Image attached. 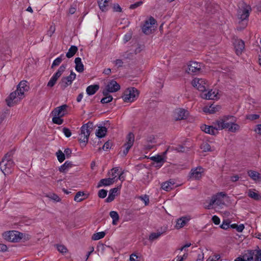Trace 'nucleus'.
Wrapping results in <instances>:
<instances>
[{"instance_id": "1", "label": "nucleus", "mask_w": 261, "mask_h": 261, "mask_svg": "<svg viewBox=\"0 0 261 261\" xmlns=\"http://www.w3.org/2000/svg\"><path fill=\"white\" fill-rule=\"evenodd\" d=\"M14 151L11 150L7 153L0 162V168L5 175L9 174L12 172V169L15 165V163L12 158Z\"/></svg>"}, {"instance_id": "2", "label": "nucleus", "mask_w": 261, "mask_h": 261, "mask_svg": "<svg viewBox=\"0 0 261 261\" xmlns=\"http://www.w3.org/2000/svg\"><path fill=\"white\" fill-rule=\"evenodd\" d=\"M234 261H261V249L248 250L242 255L234 259Z\"/></svg>"}, {"instance_id": "3", "label": "nucleus", "mask_w": 261, "mask_h": 261, "mask_svg": "<svg viewBox=\"0 0 261 261\" xmlns=\"http://www.w3.org/2000/svg\"><path fill=\"white\" fill-rule=\"evenodd\" d=\"M226 197V194L224 192L218 193L212 197L208 204L205 205V206L207 209L212 208L213 205L222 207L225 205V199Z\"/></svg>"}, {"instance_id": "4", "label": "nucleus", "mask_w": 261, "mask_h": 261, "mask_svg": "<svg viewBox=\"0 0 261 261\" xmlns=\"http://www.w3.org/2000/svg\"><path fill=\"white\" fill-rule=\"evenodd\" d=\"M5 240L10 242H19L22 238L23 233L16 230L7 231L3 233Z\"/></svg>"}, {"instance_id": "5", "label": "nucleus", "mask_w": 261, "mask_h": 261, "mask_svg": "<svg viewBox=\"0 0 261 261\" xmlns=\"http://www.w3.org/2000/svg\"><path fill=\"white\" fill-rule=\"evenodd\" d=\"M139 94V92L137 89L130 87L124 91L122 98L126 102H132L137 99Z\"/></svg>"}, {"instance_id": "6", "label": "nucleus", "mask_w": 261, "mask_h": 261, "mask_svg": "<svg viewBox=\"0 0 261 261\" xmlns=\"http://www.w3.org/2000/svg\"><path fill=\"white\" fill-rule=\"evenodd\" d=\"M231 118H233L232 116H226L219 118L213 122V125H215L216 129H217V133H218L219 130L226 128V126H228V121Z\"/></svg>"}, {"instance_id": "7", "label": "nucleus", "mask_w": 261, "mask_h": 261, "mask_svg": "<svg viewBox=\"0 0 261 261\" xmlns=\"http://www.w3.org/2000/svg\"><path fill=\"white\" fill-rule=\"evenodd\" d=\"M156 23L155 20L150 17L147 19L142 27L143 32L145 34H150L154 30V25Z\"/></svg>"}, {"instance_id": "8", "label": "nucleus", "mask_w": 261, "mask_h": 261, "mask_svg": "<svg viewBox=\"0 0 261 261\" xmlns=\"http://www.w3.org/2000/svg\"><path fill=\"white\" fill-rule=\"evenodd\" d=\"M192 86L199 91L204 92L208 86L206 81L203 79L195 78L192 81Z\"/></svg>"}, {"instance_id": "9", "label": "nucleus", "mask_w": 261, "mask_h": 261, "mask_svg": "<svg viewBox=\"0 0 261 261\" xmlns=\"http://www.w3.org/2000/svg\"><path fill=\"white\" fill-rule=\"evenodd\" d=\"M120 89V85L115 80H111L106 86L105 89L102 93L104 95H106L109 93L117 92Z\"/></svg>"}, {"instance_id": "10", "label": "nucleus", "mask_w": 261, "mask_h": 261, "mask_svg": "<svg viewBox=\"0 0 261 261\" xmlns=\"http://www.w3.org/2000/svg\"><path fill=\"white\" fill-rule=\"evenodd\" d=\"M201 97L205 99L217 100L219 98V91L217 89L206 91L201 94Z\"/></svg>"}, {"instance_id": "11", "label": "nucleus", "mask_w": 261, "mask_h": 261, "mask_svg": "<svg viewBox=\"0 0 261 261\" xmlns=\"http://www.w3.org/2000/svg\"><path fill=\"white\" fill-rule=\"evenodd\" d=\"M111 179H114L116 182L118 179L123 181L125 180V176L123 175V171L118 167L113 168L109 173Z\"/></svg>"}, {"instance_id": "12", "label": "nucleus", "mask_w": 261, "mask_h": 261, "mask_svg": "<svg viewBox=\"0 0 261 261\" xmlns=\"http://www.w3.org/2000/svg\"><path fill=\"white\" fill-rule=\"evenodd\" d=\"M134 135L132 133H129L126 136V142L123 146L124 150H123V153L124 155H126L128 152L129 150L134 144Z\"/></svg>"}, {"instance_id": "13", "label": "nucleus", "mask_w": 261, "mask_h": 261, "mask_svg": "<svg viewBox=\"0 0 261 261\" xmlns=\"http://www.w3.org/2000/svg\"><path fill=\"white\" fill-rule=\"evenodd\" d=\"M191 219V217L189 215L181 217L176 220L174 227L176 229H180L187 225Z\"/></svg>"}, {"instance_id": "14", "label": "nucleus", "mask_w": 261, "mask_h": 261, "mask_svg": "<svg viewBox=\"0 0 261 261\" xmlns=\"http://www.w3.org/2000/svg\"><path fill=\"white\" fill-rule=\"evenodd\" d=\"M93 124L92 122H89L86 124L83 125V135L84 136L83 139V142H87L88 138L92 130Z\"/></svg>"}, {"instance_id": "15", "label": "nucleus", "mask_w": 261, "mask_h": 261, "mask_svg": "<svg viewBox=\"0 0 261 261\" xmlns=\"http://www.w3.org/2000/svg\"><path fill=\"white\" fill-rule=\"evenodd\" d=\"M202 67L201 63L191 61L188 65V72L189 73H197L200 72Z\"/></svg>"}, {"instance_id": "16", "label": "nucleus", "mask_w": 261, "mask_h": 261, "mask_svg": "<svg viewBox=\"0 0 261 261\" xmlns=\"http://www.w3.org/2000/svg\"><path fill=\"white\" fill-rule=\"evenodd\" d=\"M188 115V112L181 108H177L173 112V117L176 120L184 119Z\"/></svg>"}, {"instance_id": "17", "label": "nucleus", "mask_w": 261, "mask_h": 261, "mask_svg": "<svg viewBox=\"0 0 261 261\" xmlns=\"http://www.w3.org/2000/svg\"><path fill=\"white\" fill-rule=\"evenodd\" d=\"M204 172V169L198 166L191 169L190 173V177L193 179H199L202 176Z\"/></svg>"}, {"instance_id": "18", "label": "nucleus", "mask_w": 261, "mask_h": 261, "mask_svg": "<svg viewBox=\"0 0 261 261\" xmlns=\"http://www.w3.org/2000/svg\"><path fill=\"white\" fill-rule=\"evenodd\" d=\"M234 47L236 54L240 56L244 49L245 45L244 41L240 39L236 40L234 42Z\"/></svg>"}, {"instance_id": "19", "label": "nucleus", "mask_w": 261, "mask_h": 261, "mask_svg": "<svg viewBox=\"0 0 261 261\" xmlns=\"http://www.w3.org/2000/svg\"><path fill=\"white\" fill-rule=\"evenodd\" d=\"M250 8L249 6H246L243 9H239L238 11V17L241 20L246 19L249 15Z\"/></svg>"}, {"instance_id": "20", "label": "nucleus", "mask_w": 261, "mask_h": 261, "mask_svg": "<svg viewBox=\"0 0 261 261\" xmlns=\"http://www.w3.org/2000/svg\"><path fill=\"white\" fill-rule=\"evenodd\" d=\"M220 109L221 107L218 105H211L203 107V111L206 114H211L218 112Z\"/></svg>"}, {"instance_id": "21", "label": "nucleus", "mask_w": 261, "mask_h": 261, "mask_svg": "<svg viewBox=\"0 0 261 261\" xmlns=\"http://www.w3.org/2000/svg\"><path fill=\"white\" fill-rule=\"evenodd\" d=\"M150 159L154 162L155 167L160 168L165 162L164 158L162 155H156L150 157Z\"/></svg>"}, {"instance_id": "22", "label": "nucleus", "mask_w": 261, "mask_h": 261, "mask_svg": "<svg viewBox=\"0 0 261 261\" xmlns=\"http://www.w3.org/2000/svg\"><path fill=\"white\" fill-rule=\"evenodd\" d=\"M201 129L203 132L210 135H215L218 133L217 129H216L215 125L213 124V125L203 124L201 125Z\"/></svg>"}, {"instance_id": "23", "label": "nucleus", "mask_w": 261, "mask_h": 261, "mask_svg": "<svg viewBox=\"0 0 261 261\" xmlns=\"http://www.w3.org/2000/svg\"><path fill=\"white\" fill-rule=\"evenodd\" d=\"M17 93L16 91H15L10 93L9 97L6 99L7 105L9 107H12L13 106V104L16 102L18 100H15L17 98Z\"/></svg>"}, {"instance_id": "24", "label": "nucleus", "mask_w": 261, "mask_h": 261, "mask_svg": "<svg viewBox=\"0 0 261 261\" xmlns=\"http://www.w3.org/2000/svg\"><path fill=\"white\" fill-rule=\"evenodd\" d=\"M121 185H120L117 188H114L113 189H112L109 193L108 197L106 199V201L108 202H110L112 201L116 196L117 195V192L118 190H119L121 189Z\"/></svg>"}, {"instance_id": "25", "label": "nucleus", "mask_w": 261, "mask_h": 261, "mask_svg": "<svg viewBox=\"0 0 261 261\" xmlns=\"http://www.w3.org/2000/svg\"><path fill=\"white\" fill-rule=\"evenodd\" d=\"M68 106L66 105H62L61 106L55 108L53 111L51 112V114L53 116H60L61 111H63L64 110H66L67 109Z\"/></svg>"}, {"instance_id": "26", "label": "nucleus", "mask_w": 261, "mask_h": 261, "mask_svg": "<svg viewBox=\"0 0 261 261\" xmlns=\"http://www.w3.org/2000/svg\"><path fill=\"white\" fill-rule=\"evenodd\" d=\"M68 78H70L69 76L62 78L59 85L62 90H64L68 85L71 84L72 81Z\"/></svg>"}, {"instance_id": "27", "label": "nucleus", "mask_w": 261, "mask_h": 261, "mask_svg": "<svg viewBox=\"0 0 261 261\" xmlns=\"http://www.w3.org/2000/svg\"><path fill=\"white\" fill-rule=\"evenodd\" d=\"M248 195L249 197L255 200H258L261 199L260 194L254 189H249L248 191Z\"/></svg>"}, {"instance_id": "28", "label": "nucleus", "mask_w": 261, "mask_h": 261, "mask_svg": "<svg viewBox=\"0 0 261 261\" xmlns=\"http://www.w3.org/2000/svg\"><path fill=\"white\" fill-rule=\"evenodd\" d=\"M248 174L253 180L255 181H260L261 180V175L258 172L254 170H249L248 172Z\"/></svg>"}, {"instance_id": "29", "label": "nucleus", "mask_w": 261, "mask_h": 261, "mask_svg": "<svg viewBox=\"0 0 261 261\" xmlns=\"http://www.w3.org/2000/svg\"><path fill=\"white\" fill-rule=\"evenodd\" d=\"M99 88V86L97 84L89 86L86 89V92L88 95H92L94 94Z\"/></svg>"}, {"instance_id": "30", "label": "nucleus", "mask_w": 261, "mask_h": 261, "mask_svg": "<svg viewBox=\"0 0 261 261\" xmlns=\"http://www.w3.org/2000/svg\"><path fill=\"white\" fill-rule=\"evenodd\" d=\"M114 182H115L114 181V179H111V177L102 179L99 182L98 184V187L102 186H108L113 184Z\"/></svg>"}, {"instance_id": "31", "label": "nucleus", "mask_w": 261, "mask_h": 261, "mask_svg": "<svg viewBox=\"0 0 261 261\" xmlns=\"http://www.w3.org/2000/svg\"><path fill=\"white\" fill-rule=\"evenodd\" d=\"M109 1L110 0H98L99 7L102 11L108 10Z\"/></svg>"}, {"instance_id": "32", "label": "nucleus", "mask_w": 261, "mask_h": 261, "mask_svg": "<svg viewBox=\"0 0 261 261\" xmlns=\"http://www.w3.org/2000/svg\"><path fill=\"white\" fill-rule=\"evenodd\" d=\"M73 166V164L71 162L66 161L62 165H61L59 168V170L60 172L65 173L68 170V169Z\"/></svg>"}, {"instance_id": "33", "label": "nucleus", "mask_w": 261, "mask_h": 261, "mask_svg": "<svg viewBox=\"0 0 261 261\" xmlns=\"http://www.w3.org/2000/svg\"><path fill=\"white\" fill-rule=\"evenodd\" d=\"M107 132V129L104 126H99L96 132V136L99 138H102L105 136Z\"/></svg>"}, {"instance_id": "34", "label": "nucleus", "mask_w": 261, "mask_h": 261, "mask_svg": "<svg viewBox=\"0 0 261 261\" xmlns=\"http://www.w3.org/2000/svg\"><path fill=\"white\" fill-rule=\"evenodd\" d=\"M227 125L228 126H226V128L231 132H236L240 129V126L238 124L229 121V120Z\"/></svg>"}, {"instance_id": "35", "label": "nucleus", "mask_w": 261, "mask_h": 261, "mask_svg": "<svg viewBox=\"0 0 261 261\" xmlns=\"http://www.w3.org/2000/svg\"><path fill=\"white\" fill-rule=\"evenodd\" d=\"M174 184V182L170 180L163 183L161 187L163 190L169 191L173 188Z\"/></svg>"}, {"instance_id": "36", "label": "nucleus", "mask_w": 261, "mask_h": 261, "mask_svg": "<svg viewBox=\"0 0 261 261\" xmlns=\"http://www.w3.org/2000/svg\"><path fill=\"white\" fill-rule=\"evenodd\" d=\"M60 76H61L59 74L56 72L48 82L47 86L49 87H53L55 85L58 79Z\"/></svg>"}, {"instance_id": "37", "label": "nucleus", "mask_w": 261, "mask_h": 261, "mask_svg": "<svg viewBox=\"0 0 261 261\" xmlns=\"http://www.w3.org/2000/svg\"><path fill=\"white\" fill-rule=\"evenodd\" d=\"M77 50V47L76 46L72 45L68 49V52L66 53V57L68 58L72 57L76 53Z\"/></svg>"}, {"instance_id": "38", "label": "nucleus", "mask_w": 261, "mask_h": 261, "mask_svg": "<svg viewBox=\"0 0 261 261\" xmlns=\"http://www.w3.org/2000/svg\"><path fill=\"white\" fill-rule=\"evenodd\" d=\"M110 216L113 220L112 224L115 225H116L119 219L118 213L116 211H111L110 213Z\"/></svg>"}, {"instance_id": "39", "label": "nucleus", "mask_w": 261, "mask_h": 261, "mask_svg": "<svg viewBox=\"0 0 261 261\" xmlns=\"http://www.w3.org/2000/svg\"><path fill=\"white\" fill-rule=\"evenodd\" d=\"M105 235L106 233L104 231L96 232L93 234L92 239L94 241L98 240L104 238Z\"/></svg>"}, {"instance_id": "40", "label": "nucleus", "mask_w": 261, "mask_h": 261, "mask_svg": "<svg viewBox=\"0 0 261 261\" xmlns=\"http://www.w3.org/2000/svg\"><path fill=\"white\" fill-rule=\"evenodd\" d=\"M58 160L60 163H62L65 159V155L61 150H59L56 153Z\"/></svg>"}, {"instance_id": "41", "label": "nucleus", "mask_w": 261, "mask_h": 261, "mask_svg": "<svg viewBox=\"0 0 261 261\" xmlns=\"http://www.w3.org/2000/svg\"><path fill=\"white\" fill-rule=\"evenodd\" d=\"M231 221L228 219H225L223 220L220 227L224 230H227L229 228L230 223Z\"/></svg>"}, {"instance_id": "42", "label": "nucleus", "mask_w": 261, "mask_h": 261, "mask_svg": "<svg viewBox=\"0 0 261 261\" xmlns=\"http://www.w3.org/2000/svg\"><path fill=\"white\" fill-rule=\"evenodd\" d=\"M27 82L26 81H22L19 83L17 86V89L21 88L23 91H28L29 86L27 85Z\"/></svg>"}, {"instance_id": "43", "label": "nucleus", "mask_w": 261, "mask_h": 261, "mask_svg": "<svg viewBox=\"0 0 261 261\" xmlns=\"http://www.w3.org/2000/svg\"><path fill=\"white\" fill-rule=\"evenodd\" d=\"M55 246L58 251L62 254L66 253L68 251L67 248L63 245L57 244Z\"/></svg>"}, {"instance_id": "44", "label": "nucleus", "mask_w": 261, "mask_h": 261, "mask_svg": "<svg viewBox=\"0 0 261 261\" xmlns=\"http://www.w3.org/2000/svg\"><path fill=\"white\" fill-rule=\"evenodd\" d=\"M201 149L204 152L211 151L210 145L206 142L203 143L200 146Z\"/></svg>"}, {"instance_id": "45", "label": "nucleus", "mask_w": 261, "mask_h": 261, "mask_svg": "<svg viewBox=\"0 0 261 261\" xmlns=\"http://www.w3.org/2000/svg\"><path fill=\"white\" fill-rule=\"evenodd\" d=\"M141 255L139 254L134 253L130 255L129 261H140Z\"/></svg>"}, {"instance_id": "46", "label": "nucleus", "mask_w": 261, "mask_h": 261, "mask_svg": "<svg viewBox=\"0 0 261 261\" xmlns=\"http://www.w3.org/2000/svg\"><path fill=\"white\" fill-rule=\"evenodd\" d=\"M52 121L55 124L60 125L63 123V119L59 116H53Z\"/></svg>"}, {"instance_id": "47", "label": "nucleus", "mask_w": 261, "mask_h": 261, "mask_svg": "<svg viewBox=\"0 0 261 261\" xmlns=\"http://www.w3.org/2000/svg\"><path fill=\"white\" fill-rule=\"evenodd\" d=\"M63 56V55H62L60 57H58L53 61V63L51 66V68H53L55 66H57L60 65V64L61 63L62 61V56Z\"/></svg>"}, {"instance_id": "48", "label": "nucleus", "mask_w": 261, "mask_h": 261, "mask_svg": "<svg viewBox=\"0 0 261 261\" xmlns=\"http://www.w3.org/2000/svg\"><path fill=\"white\" fill-rule=\"evenodd\" d=\"M161 235V233L160 232L151 233L149 237V240L150 241H153L159 238Z\"/></svg>"}, {"instance_id": "49", "label": "nucleus", "mask_w": 261, "mask_h": 261, "mask_svg": "<svg viewBox=\"0 0 261 261\" xmlns=\"http://www.w3.org/2000/svg\"><path fill=\"white\" fill-rule=\"evenodd\" d=\"M106 96L101 99V102L102 103H107L112 101L113 97L111 95H105Z\"/></svg>"}, {"instance_id": "50", "label": "nucleus", "mask_w": 261, "mask_h": 261, "mask_svg": "<svg viewBox=\"0 0 261 261\" xmlns=\"http://www.w3.org/2000/svg\"><path fill=\"white\" fill-rule=\"evenodd\" d=\"M221 257L220 254H215L212 256H210L206 260V261H217L219 260Z\"/></svg>"}, {"instance_id": "51", "label": "nucleus", "mask_w": 261, "mask_h": 261, "mask_svg": "<svg viewBox=\"0 0 261 261\" xmlns=\"http://www.w3.org/2000/svg\"><path fill=\"white\" fill-rule=\"evenodd\" d=\"M16 92L17 93V97L20 100L22 99L24 96V92L25 91H23V89L21 88H19L16 89Z\"/></svg>"}, {"instance_id": "52", "label": "nucleus", "mask_w": 261, "mask_h": 261, "mask_svg": "<svg viewBox=\"0 0 261 261\" xmlns=\"http://www.w3.org/2000/svg\"><path fill=\"white\" fill-rule=\"evenodd\" d=\"M50 199L54 200L56 202H59L61 201L60 198L56 194L52 193L49 196H48Z\"/></svg>"}, {"instance_id": "53", "label": "nucleus", "mask_w": 261, "mask_h": 261, "mask_svg": "<svg viewBox=\"0 0 261 261\" xmlns=\"http://www.w3.org/2000/svg\"><path fill=\"white\" fill-rule=\"evenodd\" d=\"M55 30H56L55 25H50L49 30H48V31L47 32V35L49 37H51L53 35V34L54 33V32H55Z\"/></svg>"}, {"instance_id": "54", "label": "nucleus", "mask_w": 261, "mask_h": 261, "mask_svg": "<svg viewBox=\"0 0 261 261\" xmlns=\"http://www.w3.org/2000/svg\"><path fill=\"white\" fill-rule=\"evenodd\" d=\"M107 191L104 189L99 190L98 192V196L101 198H104L107 196Z\"/></svg>"}, {"instance_id": "55", "label": "nucleus", "mask_w": 261, "mask_h": 261, "mask_svg": "<svg viewBox=\"0 0 261 261\" xmlns=\"http://www.w3.org/2000/svg\"><path fill=\"white\" fill-rule=\"evenodd\" d=\"M62 131L66 137L69 138L71 136V132L69 128H66V127H64L63 128Z\"/></svg>"}, {"instance_id": "56", "label": "nucleus", "mask_w": 261, "mask_h": 261, "mask_svg": "<svg viewBox=\"0 0 261 261\" xmlns=\"http://www.w3.org/2000/svg\"><path fill=\"white\" fill-rule=\"evenodd\" d=\"M143 4V2L142 1H139L133 4H132L129 6V8L131 9H134L137 8V7L140 6Z\"/></svg>"}, {"instance_id": "57", "label": "nucleus", "mask_w": 261, "mask_h": 261, "mask_svg": "<svg viewBox=\"0 0 261 261\" xmlns=\"http://www.w3.org/2000/svg\"><path fill=\"white\" fill-rule=\"evenodd\" d=\"M66 65L62 64L58 69V71L56 72L57 73L59 74L60 76L62 75V73L65 71L66 69Z\"/></svg>"}, {"instance_id": "58", "label": "nucleus", "mask_w": 261, "mask_h": 261, "mask_svg": "<svg viewBox=\"0 0 261 261\" xmlns=\"http://www.w3.org/2000/svg\"><path fill=\"white\" fill-rule=\"evenodd\" d=\"M82 196V191H79L76 193L75 196H74V200L76 202H81L82 198H79Z\"/></svg>"}, {"instance_id": "59", "label": "nucleus", "mask_w": 261, "mask_h": 261, "mask_svg": "<svg viewBox=\"0 0 261 261\" xmlns=\"http://www.w3.org/2000/svg\"><path fill=\"white\" fill-rule=\"evenodd\" d=\"M245 229V226L243 224H237L236 230L238 232H242Z\"/></svg>"}, {"instance_id": "60", "label": "nucleus", "mask_w": 261, "mask_h": 261, "mask_svg": "<svg viewBox=\"0 0 261 261\" xmlns=\"http://www.w3.org/2000/svg\"><path fill=\"white\" fill-rule=\"evenodd\" d=\"M0 51L2 53V54H4L5 55H9V54L11 53V50L7 45H6L5 48H4V49H1Z\"/></svg>"}, {"instance_id": "61", "label": "nucleus", "mask_w": 261, "mask_h": 261, "mask_svg": "<svg viewBox=\"0 0 261 261\" xmlns=\"http://www.w3.org/2000/svg\"><path fill=\"white\" fill-rule=\"evenodd\" d=\"M141 200L144 203L145 205H147L149 203V198L147 195L140 197Z\"/></svg>"}, {"instance_id": "62", "label": "nucleus", "mask_w": 261, "mask_h": 261, "mask_svg": "<svg viewBox=\"0 0 261 261\" xmlns=\"http://www.w3.org/2000/svg\"><path fill=\"white\" fill-rule=\"evenodd\" d=\"M212 219L213 223L216 225H218L220 223V218L216 215L213 216Z\"/></svg>"}, {"instance_id": "63", "label": "nucleus", "mask_w": 261, "mask_h": 261, "mask_svg": "<svg viewBox=\"0 0 261 261\" xmlns=\"http://www.w3.org/2000/svg\"><path fill=\"white\" fill-rule=\"evenodd\" d=\"M188 257V254L185 253L182 256L177 255L176 256V261H183Z\"/></svg>"}, {"instance_id": "64", "label": "nucleus", "mask_w": 261, "mask_h": 261, "mask_svg": "<svg viewBox=\"0 0 261 261\" xmlns=\"http://www.w3.org/2000/svg\"><path fill=\"white\" fill-rule=\"evenodd\" d=\"M254 130L255 133L261 135V124L256 125Z\"/></svg>"}]
</instances>
